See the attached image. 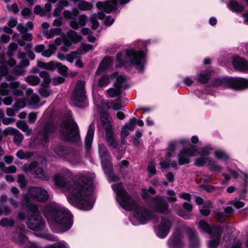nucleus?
Instances as JSON below:
<instances>
[{
	"instance_id": "f257e3e1",
	"label": "nucleus",
	"mask_w": 248,
	"mask_h": 248,
	"mask_svg": "<svg viewBox=\"0 0 248 248\" xmlns=\"http://www.w3.org/2000/svg\"><path fill=\"white\" fill-rule=\"evenodd\" d=\"M93 173L79 174L77 180L67 183V176L59 173L54 177L55 184L63 188L69 202L82 210H91L94 202L92 183L95 178Z\"/></svg>"
},
{
	"instance_id": "f03ea898",
	"label": "nucleus",
	"mask_w": 248,
	"mask_h": 248,
	"mask_svg": "<svg viewBox=\"0 0 248 248\" xmlns=\"http://www.w3.org/2000/svg\"><path fill=\"white\" fill-rule=\"evenodd\" d=\"M112 187L116 194V199L120 205L126 210L134 209V218L140 223L145 224L150 219L154 223L157 222L156 217L150 211L144 207L138 205L139 200L132 198L123 188L121 183L112 185Z\"/></svg>"
},
{
	"instance_id": "7ed1b4c3",
	"label": "nucleus",
	"mask_w": 248,
	"mask_h": 248,
	"mask_svg": "<svg viewBox=\"0 0 248 248\" xmlns=\"http://www.w3.org/2000/svg\"><path fill=\"white\" fill-rule=\"evenodd\" d=\"M46 217L52 224L62 231L69 230L72 225V215L67 209L59 205L47 206L45 210Z\"/></svg>"
},
{
	"instance_id": "20e7f679",
	"label": "nucleus",
	"mask_w": 248,
	"mask_h": 248,
	"mask_svg": "<svg viewBox=\"0 0 248 248\" xmlns=\"http://www.w3.org/2000/svg\"><path fill=\"white\" fill-rule=\"evenodd\" d=\"M144 57L145 53L143 51L129 49L126 50L124 59L121 53H117L116 65L121 67L126 63L135 66L140 72H142L145 63Z\"/></svg>"
},
{
	"instance_id": "39448f33",
	"label": "nucleus",
	"mask_w": 248,
	"mask_h": 248,
	"mask_svg": "<svg viewBox=\"0 0 248 248\" xmlns=\"http://www.w3.org/2000/svg\"><path fill=\"white\" fill-rule=\"evenodd\" d=\"M27 208L32 214L28 219L27 226L30 229L36 232V235L46 237L45 222L38 214L37 206L34 204H29Z\"/></svg>"
},
{
	"instance_id": "423d86ee",
	"label": "nucleus",
	"mask_w": 248,
	"mask_h": 248,
	"mask_svg": "<svg viewBox=\"0 0 248 248\" xmlns=\"http://www.w3.org/2000/svg\"><path fill=\"white\" fill-rule=\"evenodd\" d=\"M199 227L202 231L207 232L210 235L207 241L208 248H217L220 244L222 228L218 227L211 229L209 225L203 221L199 222Z\"/></svg>"
},
{
	"instance_id": "0eeeda50",
	"label": "nucleus",
	"mask_w": 248,
	"mask_h": 248,
	"mask_svg": "<svg viewBox=\"0 0 248 248\" xmlns=\"http://www.w3.org/2000/svg\"><path fill=\"white\" fill-rule=\"evenodd\" d=\"M98 151L101 158L102 167L105 173L108 175V179L110 181H116L118 177L113 172L111 164V157L106 146L103 144L98 145Z\"/></svg>"
},
{
	"instance_id": "6e6552de",
	"label": "nucleus",
	"mask_w": 248,
	"mask_h": 248,
	"mask_svg": "<svg viewBox=\"0 0 248 248\" xmlns=\"http://www.w3.org/2000/svg\"><path fill=\"white\" fill-rule=\"evenodd\" d=\"M214 84L216 86L229 87L237 90L248 88V79L241 78H223L217 79Z\"/></svg>"
},
{
	"instance_id": "1a4fd4ad",
	"label": "nucleus",
	"mask_w": 248,
	"mask_h": 248,
	"mask_svg": "<svg viewBox=\"0 0 248 248\" xmlns=\"http://www.w3.org/2000/svg\"><path fill=\"white\" fill-rule=\"evenodd\" d=\"M30 199H35L38 201L43 202L49 199V194L45 189L40 187H31L29 188L27 193L22 201V204L26 205L31 204L28 201Z\"/></svg>"
},
{
	"instance_id": "9d476101",
	"label": "nucleus",
	"mask_w": 248,
	"mask_h": 248,
	"mask_svg": "<svg viewBox=\"0 0 248 248\" xmlns=\"http://www.w3.org/2000/svg\"><path fill=\"white\" fill-rule=\"evenodd\" d=\"M61 135L64 140L68 141H77L79 139L78 126L75 123H63Z\"/></svg>"
},
{
	"instance_id": "9b49d317",
	"label": "nucleus",
	"mask_w": 248,
	"mask_h": 248,
	"mask_svg": "<svg viewBox=\"0 0 248 248\" xmlns=\"http://www.w3.org/2000/svg\"><path fill=\"white\" fill-rule=\"evenodd\" d=\"M78 14V11L77 8H73L71 11L65 10L63 13V16L65 19H71L70 23V26L74 30L78 29L79 26H84L86 24L87 17L85 15H80L78 18L77 21L76 18H72V16H76Z\"/></svg>"
},
{
	"instance_id": "f8f14e48",
	"label": "nucleus",
	"mask_w": 248,
	"mask_h": 248,
	"mask_svg": "<svg viewBox=\"0 0 248 248\" xmlns=\"http://www.w3.org/2000/svg\"><path fill=\"white\" fill-rule=\"evenodd\" d=\"M25 172H29L34 175L36 178L42 180H47L49 179L43 167L38 166L36 163H32L30 165H25L23 167Z\"/></svg>"
},
{
	"instance_id": "ddd939ff",
	"label": "nucleus",
	"mask_w": 248,
	"mask_h": 248,
	"mask_svg": "<svg viewBox=\"0 0 248 248\" xmlns=\"http://www.w3.org/2000/svg\"><path fill=\"white\" fill-rule=\"evenodd\" d=\"M198 153V150L194 146H191L189 148H184L178 155L179 165L189 163V158L197 155Z\"/></svg>"
},
{
	"instance_id": "4468645a",
	"label": "nucleus",
	"mask_w": 248,
	"mask_h": 248,
	"mask_svg": "<svg viewBox=\"0 0 248 248\" xmlns=\"http://www.w3.org/2000/svg\"><path fill=\"white\" fill-rule=\"evenodd\" d=\"M172 225V222L167 217H162L157 232V235L161 238H164L169 233Z\"/></svg>"
},
{
	"instance_id": "2eb2a0df",
	"label": "nucleus",
	"mask_w": 248,
	"mask_h": 248,
	"mask_svg": "<svg viewBox=\"0 0 248 248\" xmlns=\"http://www.w3.org/2000/svg\"><path fill=\"white\" fill-rule=\"evenodd\" d=\"M195 164L197 166H207L209 169L215 172H219L221 171V167L217 165L210 157H200L195 160Z\"/></svg>"
},
{
	"instance_id": "dca6fc26",
	"label": "nucleus",
	"mask_w": 248,
	"mask_h": 248,
	"mask_svg": "<svg viewBox=\"0 0 248 248\" xmlns=\"http://www.w3.org/2000/svg\"><path fill=\"white\" fill-rule=\"evenodd\" d=\"M85 82L79 80L77 82L73 92L72 99L76 103L82 102L85 99Z\"/></svg>"
},
{
	"instance_id": "f3484780",
	"label": "nucleus",
	"mask_w": 248,
	"mask_h": 248,
	"mask_svg": "<svg viewBox=\"0 0 248 248\" xmlns=\"http://www.w3.org/2000/svg\"><path fill=\"white\" fill-rule=\"evenodd\" d=\"M154 209L157 212L167 214L170 213L169 204L162 197H155L152 201Z\"/></svg>"
},
{
	"instance_id": "a211bd4d",
	"label": "nucleus",
	"mask_w": 248,
	"mask_h": 248,
	"mask_svg": "<svg viewBox=\"0 0 248 248\" xmlns=\"http://www.w3.org/2000/svg\"><path fill=\"white\" fill-rule=\"evenodd\" d=\"M169 248H183V236L182 232L178 230L174 231L173 235L168 241Z\"/></svg>"
},
{
	"instance_id": "6ab92c4d",
	"label": "nucleus",
	"mask_w": 248,
	"mask_h": 248,
	"mask_svg": "<svg viewBox=\"0 0 248 248\" xmlns=\"http://www.w3.org/2000/svg\"><path fill=\"white\" fill-rule=\"evenodd\" d=\"M82 40V37L75 31L70 30L66 33V36L63 37V43L66 46H70L72 43H77Z\"/></svg>"
},
{
	"instance_id": "aec40b11",
	"label": "nucleus",
	"mask_w": 248,
	"mask_h": 248,
	"mask_svg": "<svg viewBox=\"0 0 248 248\" xmlns=\"http://www.w3.org/2000/svg\"><path fill=\"white\" fill-rule=\"evenodd\" d=\"M233 66L236 70L248 73V62L243 58H235L233 61Z\"/></svg>"
},
{
	"instance_id": "412c9836",
	"label": "nucleus",
	"mask_w": 248,
	"mask_h": 248,
	"mask_svg": "<svg viewBox=\"0 0 248 248\" xmlns=\"http://www.w3.org/2000/svg\"><path fill=\"white\" fill-rule=\"evenodd\" d=\"M12 238L16 243L19 244L25 242L27 239L26 232L22 228H16L12 234Z\"/></svg>"
},
{
	"instance_id": "4be33fe9",
	"label": "nucleus",
	"mask_w": 248,
	"mask_h": 248,
	"mask_svg": "<svg viewBox=\"0 0 248 248\" xmlns=\"http://www.w3.org/2000/svg\"><path fill=\"white\" fill-rule=\"evenodd\" d=\"M6 135H12L14 136V141L17 144H19L23 140V135L16 129L8 127L5 129Z\"/></svg>"
},
{
	"instance_id": "5701e85b",
	"label": "nucleus",
	"mask_w": 248,
	"mask_h": 248,
	"mask_svg": "<svg viewBox=\"0 0 248 248\" xmlns=\"http://www.w3.org/2000/svg\"><path fill=\"white\" fill-rule=\"evenodd\" d=\"M19 83L17 81H14L8 84L3 82L0 85V94L2 96L7 95L10 93V89L18 88Z\"/></svg>"
},
{
	"instance_id": "b1692460",
	"label": "nucleus",
	"mask_w": 248,
	"mask_h": 248,
	"mask_svg": "<svg viewBox=\"0 0 248 248\" xmlns=\"http://www.w3.org/2000/svg\"><path fill=\"white\" fill-rule=\"evenodd\" d=\"M188 142V140L185 139H180L178 140L170 142L167 149L166 157L168 158L170 157L179 144L185 145Z\"/></svg>"
},
{
	"instance_id": "393cba45",
	"label": "nucleus",
	"mask_w": 248,
	"mask_h": 248,
	"mask_svg": "<svg viewBox=\"0 0 248 248\" xmlns=\"http://www.w3.org/2000/svg\"><path fill=\"white\" fill-rule=\"evenodd\" d=\"M96 7L99 10H102L107 13H109L116 8V1L115 0L110 2L107 1L105 3L99 1L97 2Z\"/></svg>"
},
{
	"instance_id": "a878e982",
	"label": "nucleus",
	"mask_w": 248,
	"mask_h": 248,
	"mask_svg": "<svg viewBox=\"0 0 248 248\" xmlns=\"http://www.w3.org/2000/svg\"><path fill=\"white\" fill-rule=\"evenodd\" d=\"M94 131V125L92 123L89 127L88 131L85 139V147L87 150H89L92 146Z\"/></svg>"
},
{
	"instance_id": "bb28decb",
	"label": "nucleus",
	"mask_w": 248,
	"mask_h": 248,
	"mask_svg": "<svg viewBox=\"0 0 248 248\" xmlns=\"http://www.w3.org/2000/svg\"><path fill=\"white\" fill-rule=\"evenodd\" d=\"M53 130V126L50 124H47L44 126L43 130L40 131V134L42 136V140L44 142H46L48 141L50 134Z\"/></svg>"
},
{
	"instance_id": "cd10ccee",
	"label": "nucleus",
	"mask_w": 248,
	"mask_h": 248,
	"mask_svg": "<svg viewBox=\"0 0 248 248\" xmlns=\"http://www.w3.org/2000/svg\"><path fill=\"white\" fill-rule=\"evenodd\" d=\"M189 248H199L200 242L197 236V233L193 231H191L188 234Z\"/></svg>"
},
{
	"instance_id": "c85d7f7f",
	"label": "nucleus",
	"mask_w": 248,
	"mask_h": 248,
	"mask_svg": "<svg viewBox=\"0 0 248 248\" xmlns=\"http://www.w3.org/2000/svg\"><path fill=\"white\" fill-rule=\"evenodd\" d=\"M53 149L58 156L64 158H66L68 156L69 150L60 144L54 145Z\"/></svg>"
},
{
	"instance_id": "c756f323",
	"label": "nucleus",
	"mask_w": 248,
	"mask_h": 248,
	"mask_svg": "<svg viewBox=\"0 0 248 248\" xmlns=\"http://www.w3.org/2000/svg\"><path fill=\"white\" fill-rule=\"evenodd\" d=\"M100 120L106 132L112 130V125L109 119V115L107 112L101 113Z\"/></svg>"
},
{
	"instance_id": "7c9ffc66",
	"label": "nucleus",
	"mask_w": 248,
	"mask_h": 248,
	"mask_svg": "<svg viewBox=\"0 0 248 248\" xmlns=\"http://www.w3.org/2000/svg\"><path fill=\"white\" fill-rule=\"evenodd\" d=\"M112 64V59L110 57H105L100 63L96 71V74H99L105 69L109 68Z\"/></svg>"
},
{
	"instance_id": "2f4dec72",
	"label": "nucleus",
	"mask_w": 248,
	"mask_h": 248,
	"mask_svg": "<svg viewBox=\"0 0 248 248\" xmlns=\"http://www.w3.org/2000/svg\"><path fill=\"white\" fill-rule=\"evenodd\" d=\"M121 88L119 85L115 86L114 84L112 87L106 90L107 95L111 98L119 97L121 94Z\"/></svg>"
},
{
	"instance_id": "473e14b6",
	"label": "nucleus",
	"mask_w": 248,
	"mask_h": 248,
	"mask_svg": "<svg viewBox=\"0 0 248 248\" xmlns=\"http://www.w3.org/2000/svg\"><path fill=\"white\" fill-rule=\"evenodd\" d=\"M229 8L233 12H241L244 9V6L236 0H231L228 4Z\"/></svg>"
},
{
	"instance_id": "72a5a7b5",
	"label": "nucleus",
	"mask_w": 248,
	"mask_h": 248,
	"mask_svg": "<svg viewBox=\"0 0 248 248\" xmlns=\"http://www.w3.org/2000/svg\"><path fill=\"white\" fill-rule=\"evenodd\" d=\"M106 132L107 141L109 146L113 148H116L118 146V143L115 140L114 133L112 130L108 131Z\"/></svg>"
},
{
	"instance_id": "f704fd0d",
	"label": "nucleus",
	"mask_w": 248,
	"mask_h": 248,
	"mask_svg": "<svg viewBox=\"0 0 248 248\" xmlns=\"http://www.w3.org/2000/svg\"><path fill=\"white\" fill-rule=\"evenodd\" d=\"M25 105L24 103L19 102H16L13 106L14 108H7L6 109V114L9 116H13L15 115V111H18L21 108L24 107Z\"/></svg>"
},
{
	"instance_id": "c9c22d12",
	"label": "nucleus",
	"mask_w": 248,
	"mask_h": 248,
	"mask_svg": "<svg viewBox=\"0 0 248 248\" xmlns=\"http://www.w3.org/2000/svg\"><path fill=\"white\" fill-rule=\"evenodd\" d=\"M62 32V30L60 28H55L51 29L49 31L45 32V34L46 38L51 39L56 35H60Z\"/></svg>"
},
{
	"instance_id": "e433bc0d",
	"label": "nucleus",
	"mask_w": 248,
	"mask_h": 248,
	"mask_svg": "<svg viewBox=\"0 0 248 248\" xmlns=\"http://www.w3.org/2000/svg\"><path fill=\"white\" fill-rule=\"evenodd\" d=\"M111 78H113V79L116 78V81L114 83L115 86L119 85L120 87L122 88V83L126 80V77L122 75H120L117 72H115L111 75Z\"/></svg>"
},
{
	"instance_id": "4c0bfd02",
	"label": "nucleus",
	"mask_w": 248,
	"mask_h": 248,
	"mask_svg": "<svg viewBox=\"0 0 248 248\" xmlns=\"http://www.w3.org/2000/svg\"><path fill=\"white\" fill-rule=\"evenodd\" d=\"M210 73L208 71L202 72L196 77L197 80L201 83H206L210 78Z\"/></svg>"
},
{
	"instance_id": "58836bf2",
	"label": "nucleus",
	"mask_w": 248,
	"mask_h": 248,
	"mask_svg": "<svg viewBox=\"0 0 248 248\" xmlns=\"http://www.w3.org/2000/svg\"><path fill=\"white\" fill-rule=\"evenodd\" d=\"M16 125L18 128L22 130L23 132H26L27 136H29L31 134L32 130L29 128V126L25 122L19 121L16 123Z\"/></svg>"
},
{
	"instance_id": "ea45409f",
	"label": "nucleus",
	"mask_w": 248,
	"mask_h": 248,
	"mask_svg": "<svg viewBox=\"0 0 248 248\" xmlns=\"http://www.w3.org/2000/svg\"><path fill=\"white\" fill-rule=\"evenodd\" d=\"M112 79L111 75H103L99 79L98 85L100 87L107 86Z\"/></svg>"
},
{
	"instance_id": "a19ab883",
	"label": "nucleus",
	"mask_w": 248,
	"mask_h": 248,
	"mask_svg": "<svg viewBox=\"0 0 248 248\" xmlns=\"http://www.w3.org/2000/svg\"><path fill=\"white\" fill-rule=\"evenodd\" d=\"M39 76L41 78H43L42 85L44 86H47L51 81V78L48 73L46 71H42L39 73Z\"/></svg>"
},
{
	"instance_id": "79ce46f5",
	"label": "nucleus",
	"mask_w": 248,
	"mask_h": 248,
	"mask_svg": "<svg viewBox=\"0 0 248 248\" xmlns=\"http://www.w3.org/2000/svg\"><path fill=\"white\" fill-rule=\"evenodd\" d=\"M15 223L14 219L4 217L0 221V225L4 227H13Z\"/></svg>"
},
{
	"instance_id": "37998d69",
	"label": "nucleus",
	"mask_w": 248,
	"mask_h": 248,
	"mask_svg": "<svg viewBox=\"0 0 248 248\" xmlns=\"http://www.w3.org/2000/svg\"><path fill=\"white\" fill-rule=\"evenodd\" d=\"M93 5L92 3L85 0L81 1L78 4V8L81 11H88L92 9Z\"/></svg>"
},
{
	"instance_id": "c03bdc74",
	"label": "nucleus",
	"mask_w": 248,
	"mask_h": 248,
	"mask_svg": "<svg viewBox=\"0 0 248 248\" xmlns=\"http://www.w3.org/2000/svg\"><path fill=\"white\" fill-rule=\"evenodd\" d=\"M147 170L148 175L149 177H152L156 173L155 162L154 160H151L149 162Z\"/></svg>"
},
{
	"instance_id": "a18cd8bd",
	"label": "nucleus",
	"mask_w": 248,
	"mask_h": 248,
	"mask_svg": "<svg viewBox=\"0 0 248 248\" xmlns=\"http://www.w3.org/2000/svg\"><path fill=\"white\" fill-rule=\"evenodd\" d=\"M8 69L4 66H0V80L2 77H5V78L8 80H12L14 79L13 76L8 75Z\"/></svg>"
},
{
	"instance_id": "49530a36",
	"label": "nucleus",
	"mask_w": 248,
	"mask_h": 248,
	"mask_svg": "<svg viewBox=\"0 0 248 248\" xmlns=\"http://www.w3.org/2000/svg\"><path fill=\"white\" fill-rule=\"evenodd\" d=\"M214 156L219 159L226 161L229 159V155L224 151L222 150H217L214 153Z\"/></svg>"
},
{
	"instance_id": "de8ad7c7",
	"label": "nucleus",
	"mask_w": 248,
	"mask_h": 248,
	"mask_svg": "<svg viewBox=\"0 0 248 248\" xmlns=\"http://www.w3.org/2000/svg\"><path fill=\"white\" fill-rule=\"evenodd\" d=\"M39 67L44 68L46 70L52 71L54 69L55 65L53 62L46 63L42 62H39L37 63Z\"/></svg>"
},
{
	"instance_id": "09e8293b",
	"label": "nucleus",
	"mask_w": 248,
	"mask_h": 248,
	"mask_svg": "<svg viewBox=\"0 0 248 248\" xmlns=\"http://www.w3.org/2000/svg\"><path fill=\"white\" fill-rule=\"evenodd\" d=\"M56 47L54 44H50L48 46V48L47 50L45 51L43 50V52L42 53L43 56L45 57L49 58L50 57L53 53H54Z\"/></svg>"
},
{
	"instance_id": "8fccbe9b",
	"label": "nucleus",
	"mask_w": 248,
	"mask_h": 248,
	"mask_svg": "<svg viewBox=\"0 0 248 248\" xmlns=\"http://www.w3.org/2000/svg\"><path fill=\"white\" fill-rule=\"evenodd\" d=\"M26 81L32 85H36L40 83L39 78L34 75H30L26 78Z\"/></svg>"
},
{
	"instance_id": "3c124183",
	"label": "nucleus",
	"mask_w": 248,
	"mask_h": 248,
	"mask_svg": "<svg viewBox=\"0 0 248 248\" xmlns=\"http://www.w3.org/2000/svg\"><path fill=\"white\" fill-rule=\"evenodd\" d=\"M33 153L32 152L24 153L22 150L18 151L16 153L17 156L21 159H28L32 156Z\"/></svg>"
},
{
	"instance_id": "603ef678",
	"label": "nucleus",
	"mask_w": 248,
	"mask_h": 248,
	"mask_svg": "<svg viewBox=\"0 0 248 248\" xmlns=\"http://www.w3.org/2000/svg\"><path fill=\"white\" fill-rule=\"evenodd\" d=\"M80 56L79 52H72L70 54H68L66 56V59L67 61L70 62H73L74 60L75 59H78Z\"/></svg>"
},
{
	"instance_id": "864d4df0",
	"label": "nucleus",
	"mask_w": 248,
	"mask_h": 248,
	"mask_svg": "<svg viewBox=\"0 0 248 248\" xmlns=\"http://www.w3.org/2000/svg\"><path fill=\"white\" fill-rule=\"evenodd\" d=\"M108 108H112L115 110H119L122 109V106L120 103H115L114 100H111L107 105Z\"/></svg>"
},
{
	"instance_id": "5fc2aeb1",
	"label": "nucleus",
	"mask_w": 248,
	"mask_h": 248,
	"mask_svg": "<svg viewBox=\"0 0 248 248\" xmlns=\"http://www.w3.org/2000/svg\"><path fill=\"white\" fill-rule=\"evenodd\" d=\"M46 248H69L67 244L64 241H60L53 245H49Z\"/></svg>"
},
{
	"instance_id": "6e6d98bb",
	"label": "nucleus",
	"mask_w": 248,
	"mask_h": 248,
	"mask_svg": "<svg viewBox=\"0 0 248 248\" xmlns=\"http://www.w3.org/2000/svg\"><path fill=\"white\" fill-rule=\"evenodd\" d=\"M167 194L168 196L167 197L166 199L170 202H175L177 201V198L175 197L176 194L175 192L170 189H169L167 191Z\"/></svg>"
},
{
	"instance_id": "4d7b16f0",
	"label": "nucleus",
	"mask_w": 248,
	"mask_h": 248,
	"mask_svg": "<svg viewBox=\"0 0 248 248\" xmlns=\"http://www.w3.org/2000/svg\"><path fill=\"white\" fill-rule=\"evenodd\" d=\"M136 121L137 119L135 117L131 118L129 122L125 124L124 127L129 130H133L135 128Z\"/></svg>"
},
{
	"instance_id": "13d9d810",
	"label": "nucleus",
	"mask_w": 248,
	"mask_h": 248,
	"mask_svg": "<svg viewBox=\"0 0 248 248\" xmlns=\"http://www.w3.org/2000/svg\"><path fill=\"white\" fill-rule=\"evenodd\" d=\"M161 169H165L170 167V161L168 158L166 159L161 158L159 163Z\"/></svg>"
},
{
	"instance_id": "bf43d9fd",
	"label": "nucleus",
	"mask_w": 248,
	"mask_h": 248,
	"mask_svg": "<svg viewBox=\"0 0 248 248\" xmlns=\"http://www.w3.org/2000/svg\"><path fill=\"white\" fill-rule=\"evenodd\" d=\"M93 46L91 45H82L80 47V50L79 54L80 55L82 54H84L88 51L91 50Z\"/></svg>"
},
{
	"instance_id": "052dcab7",
	"label": "nucleus",
	"mask_w": 248,
	"mask_h": 248,
	"mask_svg": "<svg viewBox=\"0 0 248 248\" xmlns=\"http://www.w3.org/2000/svg\"><path fill=\"white\" fill-rule=\"evenodd\" d=\"M56 66L58 68L59 71L61 74L62 75L66 74L68 68L66 66L63 65L60 63H56Z\"/></svg>"
},
{
	"instance_id": "680f3d73",
	"label": "nucleus",
	"mask_w": 248,
	"mask_h": 248,
	"mask_svg": "<svg viewBox=\"0 0 248 248\" xmlns=\"http://www.w3.org/2000/svg\"><path fill=\"white\" fill-rule=\"evenodd\" d=\"M21 14L24 18H28L31 16V11L29 8H25L21 11Z\"/></svg>"
},
{
	"instance_id": "e2e57ef3",
	"label": "nucleus",
	"mask_w": 248,
	"mask_h": 248,
	"mask_svg": "<svg viewBox=\"0 0 248 248\" xmlns=\"http://www.w3.org/2000/svg\"><path fill=\"white\" fill-rule=\"evenodd\" d=\"M28 98L30 100V103L32 105H36L39 101V96L36 94H31Z\"/></svg>"
},
{
	"instance_id": "0e129e2a",
	"label": "nucleus",
	"mask_w": 248,
	"mask_h": 248,
	"mask_svg": "<svg viewBox=\"0 0 248 248\" xmlns=\"http://www.w3.org/2000/svg\"><path fill=\"white\" fill-rule=\"evenodd\" d=\"M18 46L15 43H11L8 46V55H12L13 52L17 49Z\"/></svg>"
},
{
	"instance_id": "69168bd1",
	"label": "nucleus",
	"mask_w": 248,
	"mask_h": 248,
	"mask_svg": "<svg viewBox=\"0 0 248 248\" xmlns=\"http://www.w3.org/2000/svg\"><path fill=\"white\" fill-rule=\"evenodd\" d=\"M212 148L209 147H206L202 148L201 149V155L202 157H203V156H208L210 155Z\"/></svg>"
},
{
	"instance_id": "338daca9",
	"label": "nucleus",
	"mask_w": 248,
	"mask_h": 248,
	"mask_svg": "<svg viewBox=\"0 0 248 248\" xmlns=\"http://www.w3.org/2000/svg\"><path fill=\"white\" fill-rule=\"evenodd\" d=\"M9 203L11 206H12L14 208H16L18 207L19 205V202L17 200L10 198L8 199Z\"/></svg>"
},
{
	"instance_id": "774afa93",
	"label": "nucleus",
	"mask_w": 248,
	"mask_h": 248,
	"mask_svg": "<svg viewBox=\"0 0 248 248\" xmlns=\"http://www.w3.org/2000/svg\"><path fill=\"white\" fill-rule=\"evenodd\" d=\"M29 122L33 124L37 118V113L35 112L30 113L28 116Z\"/></svg>"
}]
</instances>
